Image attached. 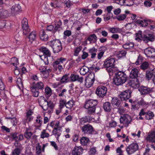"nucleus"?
<instances>
[{
  "label": "nucleus",
  "mask_w": 155,
  "mask_h": 155,
  "mask_svg": "<svg viewBox=\"0 0 155 155\" xmlns=\"http://www.w3.org/2000/svg\"><path fill=\"white\" fill-rule=\"evenodd\" d=\"M97 104V100L90 99L86 100L84 105V107L87 109V113L89 115H94L95 114L96 106Z\"/></svg>",
  "instance_id": "nucleus-1"
},
{
  "label": "nucleus",
  "mask_w": 155,
  "mask_h": 155,
  "mask_svg": "<svg viewBox=\"0 0 155 155\" xmlns=\"http://www.w3.org/2000/svg\"><path fill=\"white\" fill-rule=\"evenodd\" d=\"M127 79V76L124 72L119 71L116 74V77L114 78L113 82L117 86L124 83Z\"/></svg>",
  "instance_id": "nucleus-2"
},
{
  "label": "nucleus",
  "mask_w": 155,
  "mask_h": 155,
  "mask_svg": "<svg viewBox=\"0 0 155 155\" xmlns=\"http://www.w3.org/2000/svg\"><path fill=\"white\" fill-rule=\"evenodd\" d=\"M44 86L43 83L41 81L33 82L30 85V89L33 95L35 97H38L39 94V90H43Z\"/></svg>",
  "instance_id": "nucleus-3"
},
{
  "label": "nucleus",
  "mask_w": 155,
  "mask_h": 155,
  "mask_svg": "<svg viewBox=\"0 0 155 155\" xmlns=\"http://www.w3.org/2000/svg\"><path fill=\"white\" fill-rule=\"evenodd\" d=\"M48 43V44L52 48L54 53H58L62 49L61 42L59 40H54Z\"/></svg>",
  "instance_id": "nucleus-4"
},
{
  "label": "nucleus",
  "mask_w": 155,
  "mask_h": 155,
  "mask_svg": "<svg viewBox=\"0 0 155 155\" xmlns=\"http://www.w3.org/2000/svg\"><path fill=\"white\" fill-rule=\"evenodd\" d=\"M115 62V59L111 57L107 58L104 61L103 65L106 68V70L108 72H113Z\"/></svg>",
  "instance_id": "nucleus-5"
},
{
  "label": "nucleus",
  "mask_w": 155,
  "mask_h": 155,
  "mask_svg": "<svg viewBox=\"0 0 155 155\" xmlns=\"http://www.w3.org/2000/svg\"><path fill=\"white\" fill-rule=\"evenodd\" d=\"M66 61V58L61 57L58 58L53 63V66L55 68H58L59 71H61L63 70V66L64 63Z\"/></svg>",
  "instance_id": "nucleus-6"
},
{
  "label": "nucleus",
  "mask_w": 155,
  "mask_h": 155,
  "mask_svg": "<svg viewBox=\"0 0 155 155\" xmlns=\"http://www.w3.org/2000/svg\"><path fill=\"white\" fill-rule=\"evenodd\" d=\"M81 129L82 132L85 134H92L94 131L93 126L89 124L84 125L81 127Z\"/></svg>",
  "instance_id": "nucleus-7"
},
{
  "label": "nucleus",
  "mask_w": 155,
  "mask_h": 155,
  "mask_svg": "<svg viewBox=\"0 0 155 155\" xmlns=\"http://www.w3.org/2000/svg\"><path fill=\"white\" fill-rule=\"evenodd\" d=\"M139 146L136 143H133L127 146L126 149L128 155H130L138 150Z\"/></svg>",
  "instance_id": "nucleus-8"
},
{
  "label": "nucleus",
  "mask_w": 155,
  "mask_h": 155,
  "mask_svg": "<svg viewBox=\"0 0 155 155\" xmlns=\"http://www.w3.org/2000/svg\"><path fill=\"white\" fill-rule=\"evenodd\" d=\"M107 91V88L106 87L100 85L97 87L96 93L99 97H103L106 95Z\"/></svg>",
  "instance_id": "nucleus-9"
},
{
  "label": "nucleus",
  "mask_w": 155,
  "mask_h": 155,
  "mask_svg": "<svg viewBox=\"0 0 155 155\" xmlns=\"http://www.w3.org/2000/svg\"><path fill=\"white\" fill-rule=\"evenodd\" d=\"M38 103L39 105L41 107L44 111L48 110V101L46 98L43 96L40 97L38 99Z\"/></svg>",
  "instance_id": "nucleus-10"
},
{
  "label": "nucleus",
  "mask_w": 155,
  "mask_h": 155,
  "mask_svg": "<svg viewBox=\"0 0 155 155\" xmlns=\"http://www.w3.org/2000/svg\"><path fill=\"white\" fill-rule=\"evenodd\" d=\"M95 81L94 76L91 74L89 75L85 79V86L87 88L91 87Z\"/></svg>",
  "instance_id": "nucleus-11"
},
{
  "label": "nucleus",
  "mask_w": 155,
  "mask_h": 155,
  "mask_svg": "<svg viewBox=\"0 0 155 155\" xmlns=\"http://www.w3.org/2000/svg\"><path fill=\"white\" fill-rule=\"evenodd\" d=\"M23 33L25 35H26L30 31L28 24V20L26 18H24L21 21Z\"/></svg>",
  "instance_id": "nucleus-12"
},
{
  "label": "nucleus",
  "mask_w": 155,
  "mask_h": 155,
  "mask_svg": "<svg viewBox=\"0 0 155 155\" xmlns=\"http://www.w3.org/2000/svg\"><path fill=\"white\" fill-rule=\"evenodd\" d=\"M131 92L130 90H127L122 92L119 94L120 98L121 101L127 100L130 97Z\"/></svg>",
  "instance_id": "nucleus-13"
},
{
  "label": "nucleus",
  "mask_w": 155,
  "mask_h": 155,
  "mask_svg": "<svg viewBox=\"0 0 155 155\" xmlns=\"http://www.w3.org/2000/svg\"><path fill=\"white\" fill-rule=\"evenodd\" d=\"M138 90L141 95L144 96L150 94L152 91L151 88L143 86H140Z\"/></svg>",
  "instance_id": "nucleus-14"
},
{
  "label": "nucleus",
  "mask_w": 155,
  "mask_h": 155,
  "mask_svg": "<svg viewBox=\"0 0 155 155\" xmlns=\"http://www.w3.org/2000/svg\"><path fill=\"white\" fill-rule=\"evenodd\" d=\"M120 122L126 125H128L131 122V117L128 114H125L121 116L120 119Z\"/></svg>",
  "instance_id": "nucleus-15"
},
{
  "label": "nucleus",
  "mask_w": 155,
  "mask_h": 155,
  "mask_svg": "<svg viewBox=\"0 0 155 155\" xmlns=\"http://www.w3.org/2000/svg\"><path fill=\"white\" fill-rule=\"evenodd\" d=\"M144 54L148 57L154 58L155 57V49L151 48H148L145 49L144 51Z\"/></svg>",
  "instance_id": "nucleus-16"
},
{
  "label": "nucleus",
  "mask_w": 155,
  "mask_h": 155,
  "mask_svg": "<svg viewBox=\"0 0 155 155\" xmlns=\"http://www.w3.org/2000/svg\"><path fill=\"white\" fill-rule=\"evenodd\" d=\"M121 101L116 97L112 98L111 103L114 107H117L118 110H123L121 104Z\"/></svg>",
  "instance_id": "nucleus-17"
},
{
  "label": "nucleus",
  "mask_w": 155,
  "mask_h": 155,
  "mask_svg": "<svg viewBox=\"0 0 155 155\" xmlns=\"http://www.w3.org/2000/svg\"><path fill=\"white\" fill-rule=\"evenodd\" d=\"M33 112L30 110L27 111L25 117L22 120V123L25 125L26 123H28L33 120V117L31 116Z\"/></svg>",
  "instance_id": "nucleus-18"
},
{
  "label": "nucleus",
  "mask_w": 155,
  "mask_h": 155,
  "mask_svg": "<svg viewBox=\"0 0 155 155\" xmlns=\"http://www.w3.org/2000/svg\"><path fill=\"white\" fill-rule=\"evenodd\" d=\"M153 78V81L155 84V68L150 71H146V78L148 80H150Z\"/></svg>",
  "instance_id": "nucleus-19"
},
{
  "label": "nucleus",
  "mask_w": 155,
  "mask_h": 155,
  "mask_svg": "<svg viewBox=\"0 0 155 155\" xmlns=\"http://www.w3.org/2000/svg\"><path fill=\"white\" fill-rule=\"evenodd\" d=\"M152 21L150 20L143 19L136 20L134 21L135 23L141 27H145L148 25V23L151 22Z\"/></svg>",
  "instance_id": "nucleus-20"
},
{
  "label": "nucleus",
  "mask_w": 155,
  "mask_h": 155,
  "mask_svg": "<svg viewBox=\"0 0 155 155\" xmlns=\"http://www.w3.org/2000/svg\"><path fill=\"white\" fill-rule=\"evenodd\" d=\"M128 84L129 86L135 89L138 88L140 85L139 81L137 78L130 80L129 81Z\"/></svg>",
  "instance_id": "nucleus-21"
},
{
  "label": "nucleus",
  "mask_w": 155,
  "mask_h": 155,
  "mask_svg": "<svg viewBox=\"0 0 155 155\" xmlns=\"http://www.w3.org/2000/svg\"><path fill=\"white\" fill-rule=\"evenodd\" d=\"M38 50L40 52H42L45 56L51 57V53L47 48L44 46H42L40 47Z\"/></svg>",
  "instance_id": "nucleus-22"
},
{
  "label": "nucleus",
  "mask_w": 155,
  "mask_h": 155,
  "mask_svg": "<svg viewBox=\"0 0 155 155\" xmlns=\"http://www.w3.org/2000/svg\"><path fill=\"white\" fill-rule=\"evenodd\" d=\"M83 152V149L81 147L75 146L72 151V155H81Z\"/></svg>",
  "instance_id": "nucleus-23"
},
{
  "label": "nucleus",
  "mask_w": 155,
  "mask_h": 155,
  "mask_svg": "<svg viewBox=\"0 0 155 155\" xmlns=\"http://www.w3.org/2000/svg\"><path fill=\"white\" fill-rule=\"evenodd\" d=\"M139 70L136 68H134L132 69L130 73L129 77L130 78H137L139 73Z\"/></svg>",
  "instance_id": "nucleus-24"
},
{
  "label": "nucleus",
  "mask_w": 155,
  "mask_h": 155,
  "mask_svg": "<svg viewBox=\"0 0 155 155\" xmlns=\"http://www.w3.org/2000/svg\"><path fill=\"white\" fill-rule=\"evenodd\" d=\"M21 11V7L19 4H16L12 6L11 9V13L15 14Z\"/></svg>",
  "instance_id": "nucleus-25"
},
{
  "label": "nucleus",
  "mask_w": 155,
  "mask_h": 155,
  "mask_svg": "<svg viewBox=\"0 0 155 155\" xmlns=\"http://www.w3.org/2000/svg\"><path fill=\"white\" fill-rule=\"evenodd\" d=\"M154 39V36L152 34H149L148 36L144 35L142 38V40L145 43H147L149 41H153Z\"/></svg>",
  "instance_id": "nucleus-26"
},
{
  "label": "nucleus",
  "mask_w": 155,
  "mask_h": 155,
  "mask_svg": "<svg viewBox=\"0 0 155 155\" xmlns=\"http://www.w3.org/2000/svg\"><path fill=\"white\" fill-rule=\"evenodd\" d=\"M54 2H51V6L54 8H59L61 7L63 2L61 0H53Z\"/></svg>",
  "instance_id": "nucleus-27"
},
{
  "label": "nucleus",
  "mask_w": 155,
  "mask_h": 155,
  "mask_svg": "<svg viewBox=\"0 0 155 155\" xmlns=\"http://www.w3.org/2000/svg\"><path fill=\"white\" fill-rule=\"evenodd\" d=\"M70 78L72 81H78V82L82 83L83 82V78L82 77H79L78 75L72 74L70 76Z\"/></svg>",
  "instance_id": "nucleus-28"
},
{
  "label": "nucleus",
  "mask_w": 155,
  "mask_h": 155,
  "mask_svg": "<svg viewBox=\"0 0 155 155\" xmlns=\"http://www.w3.org/2000/svg\"><path fill=\"white\" fill-rule=\"evenodd\" d=\"M48 107L47 113L48 114L50 115L53 111L54 109V107L55 104L54 103L51 101H48Z\"/></svg>",
  "instance_id": "nucleus-29"
},
{
  "label": "nucleus",
  "mask_w": 155,
  "mask_h": 155,
  "mask_svg": "<svg viewBox=\"0 0 155 155\" xmlns=\"http://www.w3.org/2000/svg\"><path fill=\"white\" fill-rule=\"evenodd\" d=\"M41 39L45 41H47L48 39V35L43 29L41 30L39 33Z\"/></svg>",
  "instance_id": "nucleus-30"
},
{
  "label": "nucleus",
  "mask_w": 155,
  "mask_h": 155,
  "mask_svg": "<svg viewBox=\"0 0 155 155\" xmlns=\"http://www.w3.org/2000/svg\"><path fill=\"white\" fill-rule=\"evenodd\" d=\"M103 107L104 111L107 112H110L112 109L111 104L109 102L104 103L103 105Z\"/></svg>",
  "instance_id": "nucleus-31"
},
{
  "label": "nucleus",
  "mask_w": 155,
  "mask_h": 155,
  "mask_svg": "<svg viewBox=\"0 0 155 155\" xmlns=\"http://www.w3.org/2000/svg\"><path fill=\"white\" fill-rule=\"evenodd\" d=\"M87 40L90 41V43H94L97 41V37L95 34H93L90 35Z\"/></svg>",
  "instance_id": "nucleus-32"
},
{
  "label": "nucleus",
  "mask_w": 155,
  "mask_h": 155,
  "mask_svg": "<svg viewBox=\"0 0 155 155\" xmlns=\"http://www.w3.org/2000/svg\"><path fill=\"white\" fill-rule=\"evenodd\" d=\"M147 140L152 143H155V131H153L147 137Z\"/></svg>",
  "instance_id": "nucleus-33"
},
{
  "label": "nucleus",
  "mask_w": 155,
  "mask_h": 155,
  "mask_svg": "<svg viewBox=\"0 0 155 155\" xmlns=\"http://www.w3.org/2000/svg\"><path fill=\"white\" fill-rule=\"evenodd\" d=\"M75 101L73 100V98H71V99L67 101L66 107L67 108L71 109L75 105Z\"/></svg>",
  "instance_id": "nucleus-34"
},
{
  "label": "nucleus",
  "mask_w": 155,
  "mask_h": 155,
  "mask_svg": "<svg viewBox=\"0 0 155 155\" xmlns=\"http://www.w3.org/2000/svg\"><path fill=\"white\" fill-rule=\"evenodd\" d=\"M134 46V44L133 42L128 41L123 45V47L125 49H130L133 48Z\"/></svg>",
  "instance_id": "nucleus-35"
},
{
  "label": "nucleus",
  "mask_w": 155,
  "mask_h": 155,
  "mask_svg": "<svg viewBox=\"0 0 155 155\" xmlns=\"http://www.w3.org/2000/svg\"><path fill=\"white\" fill-rule=\"evenodd\" d=\"M97 50L94 47H93L88 50V52L91 55V58L93 59L96 57V53L97 52Z\"/></svg>",
  "instance_id": "nucleus-36"
},
{
  "label": "nucleus",
  "mask_w": 155,
  "mask_h": 155,
  "mask_svg": "<svg viewBox=\"0 0 155 155\" xmlns=\"http://www.w3.org/2000/svg\"><path fill=\"white\" fill-rule=\"evenodd\" d=\"M36 33L35 31H33L29 34L28 35L29 41L32 43V42L35 40L36 38Z\"/></svg>",
  "instance_id": "nucleus-37"
},
{
  "label": "nucleus",
  "mask_w": 155,
  "mask_h": 155,
  "mask_svg": "<svg viewBox=\"0 0 155 155\" xmlns=\"http://www.w3.org/2000/svg\"><path fill=\"white\" fill-rule=\"evenodd\" d=\"M154 116L153 113L151 111H149L146 112L145 118L146 120H150L153 119Z\"/></svg>",
  "instance_id": "nucleus-38"
},
{
  "label": "nucleus",
  "mask_w": 155,
  "mask_h": 155,
  "mask_svg": "<svg viewBox=\"0 0 155 155\" xmlns=\"http://www.w3.org/2000/svg\"><path fill=\"white\" fill-rule=\"evenodd\" d=\"M89 141V138L86 137H83L80 139V143L83 146L86 145Z\"/></svg>",
  "instance_id": "nucleus-39"
},
{
  "label": "nucleus",
  "mask_w": 155,
  "mask_h": 155,
  "mask_svg": "<svg viewBox=\"0 0 155 155\" xmlns=\"http://www.w3.org/2000/svg\"><path fill=\"white\" fill-rule=\"evenodd\" d=\"M138 101L133 102L131 104V109L132 110H138L140 108V105Z\"/></svg>",
  "instance_id": "nucleus-40"
},
{
  "label": "nucleus",
  "mask_w": 155,
  "mask_h": 155,
  "mask_svg": "<svg viewBox=\"0 0 155 155\" xmlns=\"http://www.w3.org/2000/svg\"><path fill=\"white\" fill-rule=\"evenodd\" d=\"M61 129L53 130L52 131V135H54L57 140L61 134L62 132Z\"/></svg>",
  "instance_id": "nucleus-41"
},
{
  "label": "nucleus",
  "mask_w": 155,
  "mask_h": 155,
  "mask_svg": "<svg viewBox=\"0 0 155 155\" xmlns=\"http://www.w3.org/2000/svg\"><path fill=\"white\" fill-rule=\"evenodd\" d=\"M33 134L32 132H29V130L26 128V131L24 133V136L25 137L27 140H29Z\"/></svg>",
  "instance_id": "nucleus-42"
},
{
  "label": "nucleus",
  "mask_w": 155,
  "mask_h": 155,
  "mask_svg": "<svg viewBox=\"0 0 155 155\" xmlns=\"http://www.w3.org/2000/svg\"><path fill=\"white\" fill-rule=\"evenodd\" d=\"M51 70L49 68L44 72L41 73V75L42 78H46L48 77L49 73L51 72Z\"/></svg>",
  "instance_id": "nucleus-43"
},
{
  "label": "nucleus",
  "mask_w": 155,
  "mask_h": 155,
  "mask_svg": "<svg viewBox=\"0 0 155 155\" xmlns=\"http://www.w3.org/2000/svg\"><path fill=\"white\" fill-rule=\"evenodd\" d=\"M92 120V117L89 116H86L81 119V123L88 122H90Z\"/></svg>",
  "instance_id": "nucleus-44"
},
{
  "label": "nucleus",
  "mask_w": 155,
  "mask_h": 155,
  "mask_svg": "<svg viewBox=\"0 0 155 155\" xmlns=\"http://www.w3.org/2000/svg\"><path fill=\"white\" fill-rule=\"evenodd\" d=\"M16 83L19 89L21 90L23 87V83L21 78H18L17 80Z\"/></svg>",
  "instance_id": "nucleus-45"
},
{
  "label": "nucleus",
  "mask_w": 155,
  "mask_h": 155,
  "mask_svg": "<svg viewBox=\"0 0 155 155\" xmlns=\"http://www.w3.org/2000/svg\"><path fill=\"white\" fill-rule=\"evenodd\" d=\"M142 32L141 31H139L136 34L135 40L138 41V42H141L142 41Z\"/></svg>",
  "instance_id": "nucleus-46"
},
{
  "label": "nucleus",
  "mask_w": 155,
  "mask_h": 155,
  "mask_svg": "<svg viewBox=\"0 0 155 155\" xmlns=\"http://www.w3.org/2000/svg\"><path fill=\"white\" fill-rule=\"evenodd\" d=\"M109 31L111 33H115L120 32L121 30L118 28L113 27L110 28L109 29Z\"/></svg>",
  "instance_id": "nucleus-47"
},
{
  "label": "nucleus",
  "mask_w": 155,
  "mask_h": 155,
  "mask_svg": "<svg viewBox=\"0 0 155 155\" xmlns=\"http://www.w3.org/2000/svg\"><path fill=\"white\" fill-rule=\"evenodd\" d=\"M45 91L46 95L48 97L51 96L52 94L51 89L48 86L45 87Z\"/></svg>",
  "instance_id": "nucleus-48"
},
{
  "label": "nucleus",
  "mask_w": 155,
  "mask_h": 155,
  "mask_svg": "<svg viewBox=\"0 0 155 155\" xmlns=\"http://www.w3.org/2000/svg\"><path fill=\"white\" fill-rule=\"evenodd\" d=\"M82 49V47L81 46L75 48L74 50V55L76 56H78L79 53L81 50Z\"/></svg>",
  "instance_id": "nucleus-49"
},
{
  "label": "nucleus",
  "mask_w": 155,
  "mask_h": 155,
  "mask_svg": "<svg viewBox=\"0 0 155 155\" xmlns=\"http://www.w3.org/2000/svg\"><path fill=\"white\" fill-rule=\"evenodd\" d=\"M69 78L68 74H65L61 78L60 82L61 84L67 82Z\"/></svg>",
  "instance_id": "nucleus-50"
},
{
  "label": "nucleus",
  "mask_w": 155,
  "mask_h": 155,
  "mask_svg": "<svg viewBox=\"0 0 155 155\" xmlns=\"http://www.w3.org/2000/svg\"><path fill=\"white\" fill-rule=\"evenodd\" d=\"M49 136V134L46 132L45 130H42L40 135L41 138L43 139L45 137H48Z\"/></svg>",
  "instance_id": "nucleus-51"
},
{
  "label": "nucleus",
  "mask_w": 155,
  "mask_h": 155,
  "mask_svg": "<svg viewBox=\"0 0 155 155\" xmlns=\"http://www.w3.org/2000/svg\"><path fill=\"white\" fill-rule=\"evenodd\" d=\"M36 154L39 155H40L41 152V146L40 145L39 143H38L36 144L35 147Z\"/></svg>",
  "instance_id": "nucleus-52"
},
{
  "label": "nucleus",
  "mask_w": 155,
  "mask_h": 155,
  "mask_svg": "<svg viewBox=\"0 0 155 155\" xmlns=\"http://www.w3.org/2000/svg\"><path fill=\"white\" fill-rule=\"evenodd\" d=\"M149 66V64L147 62L145 61L142 63L140 66V68L141 69L145 70L148 68Z\"/></svg>",
  "instance_id": "nucleus-53"
},
{
  "label": "nucleus",
  "mask_w": 155,
  "mask_h": 155,
  "mask_svg": "<svg viewBox=\"0 0 155 155\" xmlns=\"http://www.w3.org/2000/svg\"><path fill=\"white\" fill-rule=\"evenodd\" d=\"M138 102L140 105H141L144 107H147L149 105L148 103L146 102L143 99H141V100L140 101H138Z\"/></svg>",
  "instance_id": "nucleus-54"
},
{
  "label": "nucleus",
  "mask_w": 155,
  "mask_h": 155,
  "mask_svg": "<svg viewBox=\"0 0 155 155\" xmlns=\"http://www.w3.org/2000/svg\"><path fill=\"white\" fill-rule=\"evenodd\" d=\"M88 70L87 68L83 67L80 69V72L81 74L84 75L88 71Z\"/></svg>",
  "instance_id": "nucleus-55"
},
{
  "label": "nucleus",
  "mask_w": 155,
  "mask_h": 155,
  "mask_svg": "<svg viewBox=\"0 0 155 155\" xmlns=\"http://www.w3.org/2000/svg\"><path fill=\"white\" fill-rule=\"evenodd\" d=\"M11 64L15 66L18 64V60L15 57L11 59Z\"/></svg>",
  "instance_id": "nucleus-56"
},
{
  "label": "nucleus",
  "mask_w": 155,
  "mask_h": 155,
  "mask_svg": "<svg viewBox=\"0 0 155 155\" xmlns=\"http://www.w3.org/2000/svg\"><path fill=\"white\" fill-rule=\"evenodd\" d=\"M76 23L77 25H75L76 26L75 29L77 31H79L82 26V24L79 21H77Z\"/></svg>",
  "instance_id": "nucleus-57"
},
{
  "label": "nucleus",
  "mask_w": 155,
  "mask_h": 155,
  "mask_svg": "<svg viewBox=\"0 0 155 155\" xmlns=\"http://www.w3.org/2000/svg\"><path fill=\"white\" fill-rule=\"evenodd\" d=\"M126 16L125 14H121L117 16L116 18L120 21H123L126 18Z\"/></svg>",
  "instance_id": "nucleus-58"
},
{
  "label": "nucleus",
  "mask_w": 155,
  "mask_h": 155,
  "mask_svg": "<svg viewBox=\"0 0 155 155\" xmlns=\"http://www.w3.org/2000/svg\"><path fill=\"white\" fill-rule=\"evenodd\" d=\"M15 138H15L14 140H15L16 142L21 141L24 139V137L22 134H20L18 135H17L16 137Z\"/></svg>",
  "instance_id": "nucleus-59"
},
{
  "label": "nucleus",
  "mask_w": 155,
  "mask_h": 155,
  "mask_svg": "<svg viewBox=\"0 0 155 155\" xmlns=\"http://www.w3.org/2000/svg\"><path fill=\"white\" fill-rule=\"evenodd\" d=\"M68 93L67 89H64L62 90L60 93L58 94V96L59 97H65Z\"/></svg>",
  "instance_id": "nucleus-60"
},
{
  "label": "nucleus",
  "mask_w": 155,
  "mask_h": 155,
  "mask_svg": "<svg viewBox=\"0 0 155 155\" xmlns=\"http://www.w3.org/2000/svg\"><path fill=\"white\" fill-rule=\"evenodd\" d=\"M55 25L58 26L59 27L61 28V25L62 24V22L59 19H57L55 20Z\"/></svg>",
  "instance_id": "nucleus-61"
},
{
  "label": "nucleus",
  "mask_w": 155,
  "mask_h": 155,
  "mask_svg": "<svg viewBox=\"0 0 155 155\" xmlns=\"http://www.w3.org/2000/svg\"><path fill=\"white\" fill-rule=\"evenodd\" d=\"M113 8V7L112 6H107L106 8V10L108 12V13L107 14V15H110L111 16H112L113 14L111 12V11Z\"/></svg>",
  "instance_id": "nucleus-62"
},
{
  "label": "nucleus",
  "mask_w": 155,
  "mask_h": 155,
  "mask_svg": "<svg viewBox=\"0 0 155 155\" xmlns=\"http://www.w3.org/2000/svg\"><path fill=\"white\" fill-rule=\"evenodd\" d=\"M64 4L66 7L69 8L73 5L72 3L69 0H66L64 1Z\"/></svg>",
  "instance_id": "nucleus-63"
},
{
  "label": "nucleus",
  "mask_w": 155,
  "mask_h": 155,
  "mask_svg": "<svg viewBox=\"0 0 155 155\" xmlns=\"http://www.w3.org/2000/svg\"><path fill=\"white\" fill-rule=\"evenodd\" d=\"M20 149L15 148L12 153V155H19L20 153Z\"/></svg>",
  "instance_id": "nucleus-64"
}]
</instances>
